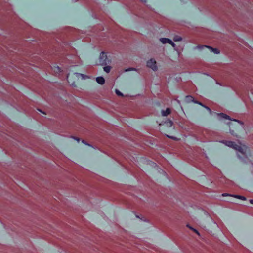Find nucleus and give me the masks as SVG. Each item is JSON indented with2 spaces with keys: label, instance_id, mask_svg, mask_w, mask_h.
Returning <instances> with one entry per match:
<instances>
[{
  "label": "nucleus",
  "instance_id": "nucleus-3",
  "mask_svg": "<svg viewBox=\"0 0 253 253\" xmlns=\"http://www.w3.org/2000/svg\"><path fill=\"white\" fill-rule=\"evenodd\" d=\"M96 81L98 84L102 85L105 83V80L104 78L102 77H97L96 79Z\"/></svg>",
  "mask_w": 253,
  "mask_h": 253
},
{
  "label": "nucleus",
  "instance_id": "nucleus-18",
  "mask_svg": "<svg viewBox=\"0 0 253 253\" xmlns=\"http://www.w3.org/2000/svg\"><path fill=\"white\" fill-rule=\"evenodd\" d=\"M229 196H233H233H234V195H231V194H229Z\"/></svg>",
  "mask_w": 253,
  "mask_h": 253
},
{
  "label": "nucleus",
  "instance_id": "nucleus-11",
  "mask_svg": "<svg viewBox=\"0 0 253 253\" xmlns=\"http://www.w3.org/2000/svg\"><path fill=\"white\" fill-rule=\"evenodd\" d=\"M233 197H235V198H238V199H241V200H246V198L245 197H244V196H242L234 195Z\"/></svg>",
  "mask_w": 253,
  "mask_h": 253
},
{
  "label": "nucleus",
  "instance_id": "nucleus-17",
  "mask_svg": "<svg viewBox=\"0 0 253 253\" xmlns=\"http://www.w3.org/2000/svg\"><path fill=\"white\" fill-rule=\"evenodd\" d=\"M77 140L78 142L79 141V139H77Z\"/></svg>",
  "mask_w": 253,
  "mask_h": 253
},
{
  "label": "nucleus",
  "instance_id": "nucleus-2",
  "mask_svg": "<svg viewBox=\"0 0 253 253\" xmlns=\"http://www.w3.org/2000/svg\"><path fill=\"white\" fill-rule=\"evenodd\" d=\"M147 66L154 71H156L157 70L156 61L154 59H151L149 60L147 63Z\"/></svg>",
  "mask_w": 253,
  "mask_h": 253
},
{
  "label": "nucleus",
  "instance_id": "nucleus-1",
  "mask_svg": "<svg viewBox=\"0 0 253 253\" xmlns=\"http://www.w3.org/2000/svg\"><path fill=\"white\" fill-rule=\"evenodd\" d=\"M223 143L226 146L232 148L238 151L239 152H241L242 154H244V150L243 148L239 145L236 144L235 142L231 141H224L223 142Z\"/></svg>",
  "mask_w": 253,
  "mask_h": 253
},
{
  "label": "nucleus",
  "instance_id": "nucleus-6",
  "mask_svg": "<svg viewBox=\"0 0 253 253\" xmlns=\"http://www.w3.org/2000/svg\"><path fill=\"white\" fill-rule=\"evenodd\" d=\"M171 112L170 109L169 108H167L165 111H163L162 113V115L164 116H167L169 115Z\"/></svg>",
  "mask_w": 253,
  "mask_h": 253
},
{
  "label": "nucleus",
  "instance_id": "nucleus-16",
  "mask_svg": "<svg viewBox=\"0 0 253 253\" xmlns=\"http://www.w3.org/2000/svg\"><path fill=\"white\" fill-rule=\"evenodd\" d=\"M250 202L251 204H253V199L250 200Z\"/></svg>",
  "mask_w": 253,
  "mask_h": 253
},
{
  "label": "nucleus",
  "instance_id": "nucleus-4",
  "mask_svg": "<svg viewBox=\"0 0 253 253\" xmlns=\"http://www.w3.org/2000/svg\"><path fill=\"white\" fill-rule=\"evenodd\" d=\"M160 41L164 44H165V43H169H169H171V42L172 43V41L168 38H161V39H160Z\"/></svg>",
  "mask_w": 253,
  "mask_h": 253
},
{
  "label": "nucleus",
  "instance_id": "nucleus-5",
  "mask_svg": "<svg viewBox=\"0 0 253 253\" xmlns=\"http://www.w3.org/2000/svg\"><path fill=\"white\" fill-rule=\"evenodd\" d=\"M104 59V61H103L101 64L102 65H105V64H106V62L105 61V59H107V56H106V55L105 54V53L104 52H102L101 54H100V59Z\"/></svg>",
  "mask_w": 253,
  "mask_h": 253
},
{
  "label": "nucleus",
  "instance_id": "nucleus-12",
  "mask_svg": "<svg viewBox=\"0 0 253 253\" xmlns=\"http://www.w3.org/2000/svg\"><path fill=\"white\" fill-rule=\"evenodd\" d=\"M115 92L117 95L122 96V97L123 96V94L118 89H116Z\"/></svg>",
  "mask_w": 253,
  "mask_h": 253
},
{
  "label": "nucleus",
  "instance_id": "nucleus-8",
  "mask_svg": "<svg viewBox=\"0 0 253 253\" xmlns=\"http://www.w3.org/2000/svg\"><path fill=\"white\" fill-rule=\"evenodd\" d=\"M205 47H207V48H210V49H211V50H212V51L214 52V53L215 54H218L219 53V51L218 50V49H216V48H213L211 47H210V46H205Z\"/></svg>",
  "mask_w": 253,
  "mask_h": 253
},
{
  "label": "nucleus",
  "instance_id": "nucleus-9",
  "mask_svg": "<svg viewBox=\"0 0 253 253\" xmlns=\"http://www.w3.org/2000/svg\"><path fill=\"white\" fill-rule=\"evenodd\" d=\"M111 67L109 66H105L104 67V70L106 73H109L110 71Z\"/></svg>",
  "mask_w": 253,
  "mask_h": 253
},
{
  "label": "nucleus",
  "instance_id": "nucleus-14",
  "mask_svg": "<svg viewBox=\"0 0 253 253\" xmlns=\"http://www.w3.org/2000/svg\"><path fill=\"white\" fill-rule=\"evenodd\" d=\"M170 44H171L173 47H175V44L172 42V43L171 42V43H169Z\"/></svg>",
  "mask_w": 253,
  "mask_h": 253
},
{
  "label": "nucleus",
  "instance_id": "nucleus-13",
  "mask_svg": "<svg viewBox=\"0 0 253 253\" xmlns=\"http://www.w3.org/2000/svg\"><path fill=\"white\" fill-rule=\"evenodd\" d=\"M187 227H189L191 230H193V231L194 232H195L196 234H197L198 235H199V233L198 232V231L197 230H196V229H195L193 228H192V227H190L189 225H187Z\"/></svg>",
  "mask_w": 253,
  "mask_h": 253
},
{
  "label": "nucleus",
  "instance_id": "nucleus-7",
  "mask_svg": "<svg viewBox=\"0 0 253 253\" xmlns=\"http://www.w3.org/2000/svg\"><path fill=\"white\" fill-rule=\"evenodd\" d=\"M218 116L221 117V118H223V119H227V120H231L230 117L225 114H224V113H220L218 114Z\"/></svg>",
  "mask_w": 253,
  "mask_h": 253
},
{
  "label": "nucleus",
  "instance_id": "nucleus-10",
  "mask_svg": "<svg viewBox=\"0 0 253 253\" xmlns=\"http://www.w3.org/2000/svg\"><path fill=\"white\" fill-rule=\"evenodd\" d=\"M173 40L175 42L181 41L182 40V38L181 37L178 36H175L174 37Z\"/></svg>",
  "mask_w": 253,
  "mask_h": 253
},
{
  "label": "nucleus",
  "instance_id": "nucleus-15",
  "mask_svg": "<svg viewBox=\"0 0 253 253\" xmlns=\"http://www.w3.org/2000/svg\"><path fill=\"white\" fill-rule=\"evenodd\" d=\"M222 196H228V194L227 193H223V194H222Z\"/></svg>",
  "mask_w": 253,
  "mask_h": 253
}]
</instances>
